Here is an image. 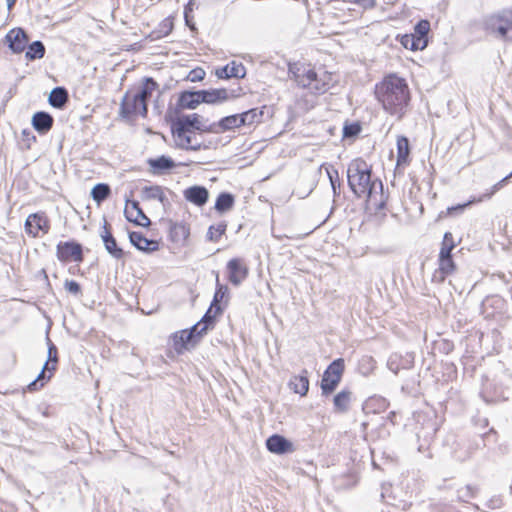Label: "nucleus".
Here are the masks:
<instances>
[{"label": "nucleus", "mask_w": 512, "mask_h": 512, "mask_svg": "<svg viewBox=\"0 0 512 512\" xmlns=\"http://www.w3.org/2000/svg\"><path fill=\"white\" fill-rule=\"evenodd\" d=\"M375 94L383 109L391 115L401 117L410 100L405 79L389 75L376 85Z\"/></svg>", "instance_id": "nucleus-1"}, {"label": "nucleus", "mask_w": 512, "mask_h": 512, "mask_svg": "<svg viewBox=\"0 0 512 512\" xmlns=\"http://www.w3.org/2000/svg\"><path fill=\"white\" fill-rule=\"evenodd\" d=\"M288 73L299 87L309 89L316 94L325 93L332 83V73L325 70L316 71L311 64L307 63H290Z\"/></svg>", "instance_id": "nucleus-2"}, {"label": "nucleus", "mask_w": 512, "mask_h": 512, "mask_svg": "<svg viewBox=\"0 0 512 512\" xmlns=\"http://www.w3.org/2000/svg\"><path fill=\"white\" fill-rule=\"evenodd\" d=\"M347 178L350 189L359 198L367 197L371 199L376 186L382 189L380 181L371 180V167L361 158H356L350 162L347 169Z\"/></svg>", "instance_id": "nucleus-3"}, {"label": "nucleus", "mask_w": 512, "mask_h": 512, "mask_svg": "<svg viewBox=\"0 0 512 512\" xmlns=\"http://www.w3.org/2000/svg\"><path fill=\"white\" fill-rule=\"evenodd\" d=\"M485 27L496 38L512 41V8L489 16L485 21Z\"/></svg>", "instance_id": "nucleus-4"}, {"label": "nucleus", "mask_w": 512, "mask_h": 512, "mask_svg": "<svg viewBox=\"0 0 512 512\" xmlns=\"http://www.w3.org/2000/svg\"><path fill=\"white\" fill-rule=\"evenodd\" d=\"M58 362V350L57 347L48 338V360L43 366L42 371L38 377L28 385L30 391L38 390L43 387L44 384L50 380L53 372L56 370V363Z\"/></svg>", "instance_id": "nucleus-5"}, {"label": "nucleus", "mask_w": 512, "mask_h": 512, "mask_svg": "<svg viewBox=\"0 0 512 512\" xmlns=\"http://www.w3.org/2000/svg\"><path fill=\"white\" fill-rule=\"evenodd\" d=\"M344 367L345 364L342 358L334 360L327 367L321 380V390L323 395H329L336 389L337 385L341 381Z\"/></svg>", "instance_id": "nucleus-6"}, {"label": "nucleus", "mask_w": 512, "mask_h": 512, "mask_svg": "<svg viewBox=\"0 0 512 512\" xmlns=\"http://www.w3.org/2000/svg\"><path fill=\"white\" fill-rule=\"evenodd\" d=\"M148 108L141 98H138L134 91H127L120 103V115L123 118H132L134 116L146 117Z\"/></svg>", "instance_id": "nucleus-7"}, {"label": "nucleus", "mask_w": 512, "mask_h": 512, "mask_svg": "<svg viewBox=\"0 0 512 512\" xmlns=\"http://www.w3.org/2000/svg\"><path fill=\"white\" fill-rule=\"evenodd\" d=\"M174 128H179L180 130H195L201 132H212L218 133L216 130V125H203L201 122V116L197 113H193L190 115H182L180 116L172 125Z\"/></svg>", "instance_id": "nucleus-8"}, {"label": "nucleus", "mask_w": 512, "mask_h": 512, "mask_svg": "<svg viewBox=\"0 0 512 512\" xmlns=\"http://www.w3.org/2000/svg\"><path fill=\"white\" fill-rule=\"evenodd\" d=\"M56 256L61 262H82V246L73 241L59 242L56 247Z\"/></svg>", "instance_id": "nucleus-9"}, {"label": "nucleus", "mask_w": 512, "mask_h": 512, "mask_svg": "<svg viewBox=\"0 0 512 512\" xmlns=\"http://www.w3.org/2000/svg\"><path fill=\"white\" fill-rule=\"evenodd\" d=\"M49 229L50 223L45 212L32 213L25 221V231L31 237H37L40 231L46 234Z\"/></svg>", "instance_id": "nucleus-10"}, {"label": "nucleus", "mask_w": 512, "mask_h": 512, "mask_svg": "<svg viewBox=\"0 0 512 512\" xmlns=\"http://www.w3.org/2000/svg\"><path fill=\"white\" fill-rule=\"evenodd\" d=\"M195 130H180L179 128L172 127V134L176 143V146L185 150L198 151L202 148L201 142L192 143V139L195 137Z\"/></svg>", "instance_id": "nucleus-11"}, {"label": "nucleus", "mask_w": 512, "mask_h": 512, "mask_svg": "<svg viewBox=\"0 0 512 512\" xmlns=\"http://www.w3.org/2000/svg\"><path fill=\"white\" fill-rule=\"evenodd\" d=\"M228 279L234 286H239L248 276V267L241 259L233 258L227 263Z\"/></svg>", "instance_id": "nucleus-12"}, {"label": "nucleus", "mask_w": 512, "mask_h": 512, "mask_svg": "<svg viewBox=\"0 0 512 512\" xmlns=\"http://www.w3.org/2000/svg\"><path fill=\"white\" fill-rule=\"evenodd\" d=\"M5 38L8 42L9 48L17 54L23 52L29 42L28 35L22 28H14L10 30Z\"/></svg>", "instance_id": "nucleus-13"}, {"label": "nucleus", "mask_w": 512, "mask_h": 512, "mask_svg": "<svg viewBox=\"0 0 512 512\" xmlns=\"http://www.w3.org/2000/svg\"><path fill=\"white\" fill-rule=\"evenodd\" d=\"M267 449L274 454H285L292 452L293 444L284 436L273 434L266 440Z\"/></svg>", "instance_id": "nucleus-14"}, {"label": "nucleus", "mask_w": 512, "mask_h": 512, "mask_svg": "<svg viewBox=\"0 0 512 512\" xmlns=\"http://www.w3.org/2000/svg\"><path fill=\"white\" fill-rule=\"evenodd\" d=\"M101 238L104 242L107 252L110 255L116 259H121L124 256L123 250L117 246L116 239L110 232V225L108 224L107 220H104Z\"/></svg>", "instance_id": "nucleus-15"}, {"label": "nucleus", "mask_w": 512, "mask_h": 512, "mask_svg": "<svg viewBox=\"0 0 512 512\" xmlns=\"http://www.w3.org/2000/svg\"><path fill=\"white\" fill-rule=\"evenodd\" d=\"M184 197L196 206H203L209 199V192L204 186L194 185L184 190Z\"/></svg>", "instance_id": "nucleus-16"}, {"label": "nucleus", "mask_w": 512, "mask_h": 512, "mask_svg": "<svg viewBox=\"0 0 512 512\" xmlns=\"http://www.w3.org/2000/svg\"><path fill=\"white\" fill-rule=\"evenodd\" d=\"M150 167V172L154 175H161L173 169L176 164L172 158L162 155L157 158H150L147 160Z\"/></svg>", "instance_id": "nucleus-17"}, {"label": "nucleus", "mask_w": 512, "mask_h": 512, "mask_svg": "<svg viewBox=\"0 0 512 512\" xmlns=\"http://www.w3.org/2000/svg\"><path fill=\"white\" fill-rule=\"evenodd\" d=\"M216 75L220 79L244 78L246 75V68L242 63L232 61L226 66L217 69Z\"/></svg>", "instance_id": "nucleus-18"}, {"label": "nucleus", "mask_w": 512, "mask_h": 512, "mask_svg": "<svg viewBox=\"0 0 512 512\" xmlns=\"http://www.w3.org/2000/svg\"><path fill=\"white\" fill-rule=\"evenodd\" d=\"M202 94V103L206 104H218L223 103L231 97H234V94H230L227 89H211V90H201Z\"/></svg>", "instance_id": "nucleus-19"}, {"label": "nucleus", "mask_w": 512, "mask_h": 512, "mask_svg": "<svg viewBox=\"0 0 512 512\" xmlns=\"http://www.w3.org/2000/svg\"><path fill=\"white\" fill-rule=\"evenodd\" d=\"M53 117L44 111L36 112L32 117V125L40 134H46L53 126Z\"/></svg>", "instance_id": "nucleus-20"}, {"label": "nucleus", "mask_w": 512, "mask_h": 512, "mask_svg": "<svg viewBox=\"0 0 512 512\" xmlns=\"http://www.w3.org/2000/svg\"><path fill=\"white\" fill-rule=\"evenodd\" d=\"M201 90L198 91H184L180 94L178 99V106L181 109H195L202 103Z\"/></svg>", "instance_id": "nucleus-21"}, {"label": "nucleus", "mask_w": 512, "mask_h": 512, "mask_svg": "<svg viewBox=\"0 0 512 512\" xmlns=\"http://www.w3.org/2000/svg\"><path fill=\"white\" fill-rule=\"evenodd\" d=\"M129 239L132 245H134L138 250L141 251H154L158 247V243L154 240L147 239L140 232H131L129 233Z\"/></svg>", "instance_id": "nucleus-22"}, {"label": "nucleus", "mask_w": 512, "mask_h": 512, "mask_svg": "<svg viewBox=\"0 0 512 512\" xmlns=\"http://www.w3.org/2000/svg\"><path fill=\"white\" fill-rule=\"evenodd\" d=\"M143 200H157L163 207L169 204V200L164 193V189L159 185L145 186L142 191Z\"/></svg>", "instance_id": "nucleus-23"}, {"label": "nucleus", "mask_w": 512, "mask_h": 512, "mask_svg": "<svg viewBox=\"0 0 512 512\" xmlns=\"http://www.w3.org/2000/svg\"><path fill=\"white\" fill-rule=\"evenodd\" d=\"M289 387L301 396H305L309 390L308 371L303 370L300 375L293 376L289 381Z\"/></svg>", "instance_id": "nucleus-24"}, {"label": "nucleus", "mask_w": 512, "mask_h": 512, "mask_svg": "<svg viewBox=\"0 0 512 512\" xmlns=\"http://www.w3.org/2000/svg\"><path fill=\"white\" fill-rule=\"evenodd\" d=\"M352 393L349 390H342L333 398L334 411L336 413H346L349 410Z\"/></svg>", "instance_id": "nucleus-25"}, {"label": "nucleus", "mask_w": 512, "mask_h": 512, "mask_svg": "<svg viewBox=\"0 0 512 512\" xmlns=\"http://www.w3.org/2000/svg\"><path fill=\"white\" fill-rule=\"evenodd\" d=\"M48 101L49 104L54 108H63L68 101L67 90L64 87H55L50 92Z\"/></svg>", "instance_id": "nucleus-26"}, {"label": "nucleus", "mask_w": 512, "mask_h": 512, "mask_svg": "<svg viewBox=\"0 0 512 512\" xmlns=\"http://www.w3.org/2000/svg\"><path fill=\"white\" fill-rule=\"evenodd\" d=\"M241 115L234 114L230 116H226L222 118L218 123H213L212 125H216V130L219 132H224L227 130H232L234 128H239L242 125Z\"/></svg>", "instance_id": "nucleus-27"}, {"label": "nucleus", "mask_w": 512, "mask_h": 512, "mask_svg": "<svg viewBox=\"0 0 512 512\" xmlns=\"http://www.w3.org/2000/svg\"><path fill=\"white\" fill-rule=\"evenodd\" d=\"M157 89V82L153 78L147 77L144 79L143 85L134 92L137 94L138 98H141L143 102L147 104L148 100L152 96V93Z\"/></svg>", "instance_id": "nucleus-28"}, {"label": "nucleus", "mask_w": 512, "mask_h": 512, "mask_svg": "<svg viewBox=\"0 0 512 512\" xmlns=\"http://www.w3.org/2000/svg\"><path fill=\"white\" fill-rule=\"evenodd\" d=\"M265 106L262 108H253L246 112L241 113V120L243 126H250L258 124L262 121L264 115Z\"/></svg>", "instance_id": "nucleus-29"}, {"label": "nucleus", "mask_w": 512, "mask_h": 512, "mask_svg": "<svg viewBox=\"0 0 512 512\" xmlns=\"http://www.w3.org/2000/svg\"><path fill=\"white\" fill-rule=\"evenodd\" d=\"M412 360L406 358L403 359L398 354H392L388 361H387V367L390 371H392L394 374H397L401 369H408L411 367Z\"/></svg>", "instance_id": "nucleus-30"}, {"label": "nucleus", "mask_w": 512, "mask_h": 512, "mask_svg": "<svg viewBox=\"0 0 512 512\" xmlns=\"http://www.w3.org/2000/svg\"><path fill=\"white\" fill-rule=\"evenodd\" d=\"M234 196L231 193H220L215 202V210L219 213H225L234 206Z\"/></svg>", "instance_id": "nucleus-31"}, {"label": "nucleus", "mask_w": 512, "mask_h": 512, "mask_svg": "<svg viewBox=\"0 0 512 512\" xmlns=\"http://www.w3.org/2000/svg\"><path fill=\"white\" fill-rule=\"evenodd\" d=\"M401 44L412 51L423 50L428 44V40H421L412 34H406L401 39Z\"/></svg>", "instance_id": "nucleus-32"}, {"label": "nucleus", "mask_w": 512, "mask_h": 512, "mask_svg": "<svg viewBox=\"0 0 512 512\" xmlns=\"http://www.w3.org/2000/svg\"><path fill=\"white\" fill-rule=\"evenodd\" d=\"M196 343L193 331L182 330L174 335L175 348L182 349L188 348V345H194Z\"/></svg>", "instance_id": "nucleus-33"}, {"label": "nucleus", "mask_w": 512, "mask_h": 512, "mask_svg": "<svg viewBox=\"0 0 512 512\" xmlns=\"http://www.w3.org/2000/svg\"><path fill=\"white\" fill-rule=\"evenodd\" d=\"M410 153L409 140L404 136L397 139V164H405L408 161Z\"/></svg>", "instance_id": "nucleus-34"}, {"label": "nucleus", "mask_w": 512, "mask_h": 512, "mask_svg": "<svg viewBox=\"0 0 512 512\" xmlns=\"http://www.w3.org/2000/svg\"><path fill=\"white\" fill-rule=\"evenodd\" d=\"M111 194V188L106 183H98L91 190V197L97 203L100 204L105 201Z\"/></svg>", "instance_id": "nucleus-35"}, {"label": "nucleus", "mask_w": 512, "mask_h": 512, "mask_svg": "<svg viewBox=\"0 0 512 512\" xmlns=\"http://www.w3.org/2000/svg\"><path fill=\"white\" fill-rule=\"evenodd\" d=\"M319 169L320 171L322 169L326 171L333 193L334 195H338L339 192L337 190L340 188L341 183L337 169H335L332 165L327 163L322 164Z\"/></svg>", "instance_id": "nucleus-36"}, {"label": "nucleus", "mask_w": 512, "mask_h": 512, "mask_svg": "<svg viewBox=\"0 0 512 512\" xmlns=\"http://www.w3.org/2000/svg\"><path fill=\"white\" fill-rule=\"evenodd\" d=\"M124 213L127 220L135 223L136 225L146 227L149 226L151 223L149 218L144 214L141 208L135 210V215L129 208H125Z\"/></svg>", "instance_id": "nucleus-37"}, {"label": "nucleus", "mask_w": 512, "mask_h": 512, "mask_svg": "<svg viewBox=\"0 0 512 512\" xmlns=\"http://www.w3.org/2000/svg\"><path fill=\"white\" fill-rule=\"evenodd\" d=\"M227 293L228 287L219 283V277L218 274H216V291L211 303V305L215 307V314L222 313V308L220 307L219 302L223 300Z\"/></svg>", "instance_id": "nucleus-38"}, {"label": "nucleus", "mask_w": 512, "mask_h": 512, "mask_svg": "<svg viewBox=\"0 0 512 512\" xmlns=\"http://www.w3.org/2000/svg\"><path fill=\"white\" fill-rule=\"evenodd\" d=\"M26 58L28 60L41 59L45 55V46L41 41H34L30 45H27Z\"/></svg>", "instance_id": "nucleus-39"}, {"label": "nucleus", "mask_w": 512, "mask_h": 512, "mask_svg": "<svg viewBox=\"0 0 512 512\" xmlns=\"http://www.w3.org/2000/svg\"><path fill=\"white\" fill-rule=\"evenodd\" d=\"M170 232H171L173 239L176 241H181V240L184 241L190 235L189 227L183 222L172 224L171 228H170Z\"/></svg>", "instance_id": "nucleus-40"}, {"label": "nucleus", "mask_w": 512, "mask_h": 512, "mask_svg": "<svg viewBox=\"0 0 512 512\" xmlns=\"http://www.w3.org/2000/svg\"><path fill=\"white\" fill-rule=\"evenodd\" d=\"M226 229L227 224L225 222L212 225L209 227L206 237L209 241L218 242L221 236L226 232Z\"/></svg>", "instance_id": "nucleus-41"}, {"label": "nucleus", "mask_w": 512, "mask_h": 512, "mask_svg": "<svg viewBox=\"0 0 512 512\" xmlns=\"http://www.w3.org/2000/svg\"><path fill=\"white\" fill-rule=\"evenodd\" d=\"M218 314H215V307L213 305L207 310L202 319L199 321L202 323V327L200 328V333H206L210 327H213L215 323V317Z\"/></svg>", "instance_id": "nucleus-42"}, {"label": "nucleus", "mask_w": 512, "mask_h": 512, "mask_svg": "<svg viewBox=\"0 0 512 512\" xmlns=\"http://www.w3.org/2000/svg\"><path fill=\"white\" fill-rule=\"evenodd\" d=\"M478 493V488L473 485H465L457 490V498L462 502H469Z\"/></svg>", "instance_id": "nucleus-43"}, {"label": "nucleus", "mask_w": 512, "mask_h": 512, "mask_svg": "<svg viewBox=\"0 0 512 512\" xmlns=\"http://www.w3.org/2000/svg\"><path fill=\"white\" fill-rule=\"evenodd\" d=\"M455 248V241L451 232H446L443 237L442 246L439 256H451L452 250Z\"/></svg>", "instance_id": "nucleus-44"}, {"label": "nucleus", "mask_w": 512, "mask_h": 512, "mask_svg": "<svg viewBox=\"0 0 512 512\" xmlns=\"http://www.w3.org/2000/svg\"><path fill=\"white\" fill-rule=\"evenodd\" d=\"M429 30H430L429 21L421 20L415 25L413 34L421 40H428Z\"/></svg>", "instance_id": "nucleus-45"}, {"label": "nucleus", "mask_w": 512, "mask_h": 512, "mask_svg": "<svg viewBox=\"0 0 512 512\" xmlns=\"http://www.w3.org/2000/svg\"><path fill=\"white\" fill-rule=\"evenodd\" d=\"M439 269L451 274L455 269V264L452 260V256H439Z\"/></svg>", "instance_id": "nucleus-46"}, {"label": "nucleus", "mask_w": 512, "mask_h": 512, "mask_svg": "<svg viewBox=\"0 0 512 512\" xmlns=\"http://www.w3.org/2000/svg\"><path fill=\"white\" fill-rule=\"evenodd\" d=\"M361 132V126L359 123L346 124L343 127V137L353 138Z\"/></svg>", "instance_id": "nucleus-47"}, {"label": "nucleus", "mask_w": 512, "mask_h": 512, "mask_svg": "<svg viewBox=\"0 0 512 512\" xmlns=\"http://www.w3.org/2000/svg\"><path fill=\"white\" fill-rule=\"evenodd\" d=\"M64 286L65 289L73 295H78L81 292L79 283L74 280H66Z\"/></svg>", "instance_id": "nucleus-48"}, {"label": "nucleus", "mask_w": 512, "mask_h": 512, "mask_svg": "<svg viewBox=\"0 0 512 512\" xmlns=\"http://www.w3.org/2000/svg\"><path fill=\"white\" fill-rule=\"evenodd\" d=\"M512 177L511 173L504 177L502 180L497 182L491 189L490 193L485 194L483 197L490 198L494 193H496L498 190H500L504 184Z\"/></svg>", "instance_id": "nucleus-49"}, {"label": "nucleus", "mask_w": 512, "mask_h": 512, "mask_svg": "<svg viewBox=\"0 0 512 512\" xmlns=\"http://www.w3.org/2000/svg\"><path fill=\"white\" fill-rule=\"evenodd\" d=\"M484 445L495 443L497 441V433L494 429H490L488 432L483 434Z\"/></svg>", "instance_id": "nucleus-50"}, {"label": "nucleus", "mask_w": 512, "mask_h": 512, "mask_svg": "<svg viewBox=\"0 0 512 512\" xmlns=\"http://www.w3.org/2000/svg\"><path fill=\"white\" fill-rule=\"evenodd\" d=\"M449 274L441 269H436L432 275V282L440 284L443 283Z\"/></svg>", "instance_id": "nucleus-51"}, {"label": "nucleus", "mask_w": 512, "mask_h": 512, "mask_svg": "<svg viewBox=\"0 0 512 512\" xmlns=\"http://www.w3.org/2000/svg\"><path fill=\"white\" fill-rule=\"evenodd\" d=\"M205 76V71L201 68L199 69H194L192 70L190 73H189V80L192 81V82H197V81H200L204 78Z\"/></svg>", "instance_id": "nucleus-52"}, {"label": "nucleus", "mask_w": 512, "mask_h": 512, "mask_svg": "<svg viewBox=\"0 0 512 512\" xmlns=\"http://www.w3.org/2000/svg\"><path fill=\"white\" fill-rule=\"evenodd\" d=\"M502 506V499L499 496H493L491 499H489L486 503V507L488 509H499Z\"/></svg>", "instance_id": "nucleus-53"}, {"label": "nucleus", "mask_w": 512, "mask_h": 512, "mask_svg": "<svg viewBox=\"0 0 512 512\" xmlns=\"http://www.w3.org/2000/svg\"><path fill=\"white\" fill-rule=\"evenodd\" d=\"M202 327V323L198 322L194 326H192L189 331H193V336L195 337V341L199 339L205 333H200V328Z\"/></svg>", "instance_id": "nucleus-54"}, {"label": "nucleus", "mask_w": 512, "mask_h": 512, "mask_svg": "<svg viewBox=\"0 0 512 512\" xmlns=\"http://www.w3.org/2000/svg\"><path fill=\"white\" fill-rule=\"evenodd\" d=\"M483 197L482 198H479L478 200H470L468 201L467 203L465 204H462V205H457V206H454V207H451V208H448V212L449 213H452L453 211H456V210H459V211H462L465 207H467L468 205H470L471 203L473 202H476V201H482Z\"/></svg>", "instance_id": "nucleus-55"}, {"label": "nucleus", "mask_w": 512, "mask_h": 512, "mask_svg": "<svg viewBox=\"0 0 512 512\" xmlns=\"http://www.w3.org/2000/svg\"><path fill=\"white\" fill-rule=\"evenodd\" d=\"M125 208H129L134 213L135 210L140 208V205L138 201L127 199Z\"/></svg>", "instance_id": "nucleus-56"}, {"label": "nucleus", "mask_w": 512, "mask_h": 512, "mask_svg": "<svg viewBox=\"0 0 512 512\" xmlns=\"http://www.w3.org/2000/svg\"><path fill=\"white\" fill-rule=\"evenodd\" d=\"M426 512H441V507L436 505V506H429L427 507V511Z\"/></svg>", "instance_id": "nucleus-57"}, {"label": "nucleus", "mask_w": 512, "mask_h": 512, "mask_svg": "<svg viewBox=\"0 0 512 512\" xmlns=\"http://www.w3.org/2000/svg\"><path fill=\"white\" fill-rule=\"evenodd\" d=\"M8 9L10 10L16 3V0H6Z\"/></svg>", "instance_id": "nucleus-58"}, {"label": "nucleus", "mask_w": 512, "mask_h": 512, "mask_svg": "<svg viewBox=\"0 0 512 512\" xmlns=\"http://www.w3.org/2000/svg\"><path fill=\"white\" fill-rule=\"evenodd\" d=\"M195 142H198V141H197V140H196V138L194 137V138L192 139V143H195Z\"/></svg>", "instance_id": "nucleus-59"}, {"label": "nucleus", "mask_w": 512, "mask_h": 512, "mask_svg": "<svg viewBox=\"0 0 512 512\" xmlns=\"http://www.w3.org/2000/svg\"><path fill=\"white\" fill-rule=\"evenodd\" d=\"M407 506H408L407 504H404V506H403V510H406V509H407Z\"/></svg>", "instance_id": "nucleus-60"}, {"label": "nucleus", "mask_w": 512, "mask_h": 512, "mask_svg": "<svg viewBox=\"0 0 512 512\" xmlns=\"http://www.w3.org/2000/svg\"><path fill=\"white\" fill-rule=\"evenodd\" d=\"M511 175H512V171H511Z\"/></svg>", "instance_id": "nucleus-61"}]
</instances>
